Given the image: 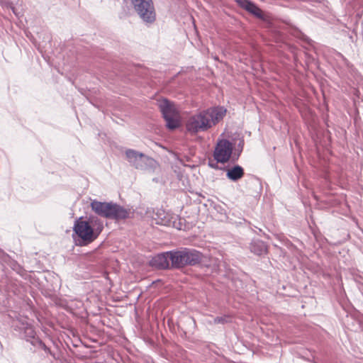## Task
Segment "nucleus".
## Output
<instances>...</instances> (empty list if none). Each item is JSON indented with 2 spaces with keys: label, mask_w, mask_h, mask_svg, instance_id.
Here are the masks:
<instances>
[{
  "label": "nucleus",
  "mask_w": 363,
  "mask_h": 363,
  "mask_svg": "<svg viewBox=\"0 0 363 363\" xmlns=\"http://www.w3.org/2000/svg\"><path fill=\"white\" fill-rule=\"evenodd\" d=\"M10 256L0 249V264L2 267H6L9 261L10 260Z\"/></svg>",
  "instance_id": "dca6fc26"
},
{
  "label": "nucleus",
  "mask_w": 363,
  "mask_h": 363,
  "mask_svg": "<svg viewBox=\"0 0 363 363\" xmlns=\"http://www.w3.org/2000/svg\"><path fill=\"white\" fill-rule=\"evenodd\" d=\"M125 157L129 163L138 169H146L152 161L145 155L132 149L125 151Z\"/></svg>",
  "instance_id": "6e6552de"
},
{
  "label": "nucleus",
  "mask_w": 363,
  "mask_h": 363,
  "mask_svg": "<svg viewBox=\"0 0 363 363\" xmlns=\"http://www.w3.org/2000/svg\"><path fill=\"white\" fill-rule=\"evenodd\" d=\"M227 322L225 317H216L214 319V323L216 324H225Z\"/></svg>",
  "instance_id": "aec40b11"
},
{
  "label": "nucleus",
  "mask_w": 363,
  "mask_h": 363,
  "mask_svg": "<svg viewBox=\"0 0 363 363\" xmlns=\"http://www.w3.org/2000/svg\"><path fill=\"white\" fill-rule=\"evenodd\" d=\"M233 150V145L228 140H218L213 152L214 160L218 163L225 164L230 160Z\"/></svg>",
  "instance_id": "0eeeda50"
},
{
  "label": "nucleus",
  "mask_w": 363,
  "mask_h": 363,
  "mask_svg": "<svg viewBox=\"0 0 363 363\" xmlns=\"http://www.w3.org/2000/svg\"><path fill=\"white\" fill-rule=\"evenodd\" d=\"M238 4L248 13L261 20L268 28L272 26V18L269 13L264 12L255 3L250 0H235Z\"/></svg>",
  "instance_id": "423d86ee"
},
{
  "label": "nucleus",
  "mask_w": 363,
  "mask_h": 363,
  "mask_svg": "<svg viewBox=\"0 0 363 363\" xmlns=\"http://www.w3.org/2000/svg\"><path fill=\"white\" fill-rule=\"evenodd\" d=\"M184 253L186 266L198 265L202 262L203 259V254L195 249L185 247Z\"/></svg>",
  "instance_id": "9d476101"
},
{
  "label": "nucleus",
  "mask_w": 363,
  "mask_h": 363,
  "mask_svg": "<svg viewBox=\"0 0 363 363\" xmlns=\"http://www.w3.org/2000/svg\"><path fill=\"white\" fill-rule=\"evenodd\" d=\"M226 111L223 106H216L196 113L187 118L186 129L191 135L206 132L222 121Z\"/></svg>",
  "instance_id": "f257e3e1"
},
{
  "label": "nucleus",
  "mask_w": 363,
  "mask_h": 363,
  "mask_svg": "<svg viewBox=\"0 0 363 363\" xmlns=\"http://www.w3.org/2000/svg\"><path fill=\"white\" fill-rule=\"evenodd\" d=\"M12 326L18 331L21 337L33 347V351L42 350L48 354H52L50 349L36 335L33 325L28 323L27 317L18 315L13 320Z\"/></svg>",
  "instance_id": "7ed1b4c3"
},
{
  "label": "nucleus",
  "mask_w": 363,
  "mask_h": 363,
  "mask_svg": "<svg viewBox=\"0 0 363 363\" xmlns=\"http://www.w3.org/2000/svg\"><path fill=\"white\" fill-rule=\"evenodd\" d=\"M158 106L163 118L179 115V111H177L174 103L166 98L159 101Z\"/></svg>",
  "instance_id": "f8f14e48"
},
{
  "label": "nucleus",
  "mask_w": 363,
  "mask_h": 363,
  "mask_svg": "<svg viewBox=\"0 0 363 363\" xmlns=\"http://www.w3.org/2000/svg\"><path fill=\"white\" fill-rule=\"evenodd\" d=\"M164 213L158 212L157 213L158 221L157 224L163 225H169L170 224V220L165 216L162 217Z\"/></svg>",
  "instance_id": "f3484780"
},
{
  "label": "nucleus",
  "mask_w": 363,
  "mask_h": 363,
  "mask_svg": "<svg viewBox=\"0 0 363 363\" xmlns=\"http://www.w3.org/2000/svg\"><path fill=\"white\" fill-rule=\"evenodd\" d=\"M171 267L181 269L186 267L184 248L169 251Z\"/></svg>",
  "instance_id": "9b49d317"
},
{
  "label": "nucleus",
  "mask_w": 363,
  "mask_h": 363,
  "mask_svg": "<svg viewBox=\"0 0 363 363\" xmlns=\"http://www.w3.org/2000/svg\"><path fill=\"white\" fill-rule=\"evenodd\" d=\"M6 266L10 267L13 270L16 271L18 273H19V270L21 269L19 264L11 258H10V260L7 263Z\"/></svg>",
  "instance_id": "6ab92c4d"
},
{
  "label": "nucleus",
  "mask_w": 363,
  "mask_h": 363,
  "mask_svg": "<svg viewBox=\"0 0 363 363\" xmlns=\"http://www.w3.org/2000/svg\"><path fill=\"white\" fill-rule=\"evenodd\" d=\"M166 121V126L169 130H173L180 125L179 114L164 118Z\"/></svg>",
  "instance_id": "2eb2a0df"
},
{
  "label": "nucleus",
  "mask_w": 363,
  "mask_h": 363,
  "mask_svg": "<svg viewBox=\"0 0 363 363\" xmlns=\"http://www.w3.org/2000/svg\"><path fill=\"white\" fill-rule=\"evenodd\" d=\"M0 4L5 7V8H7V9H10L12 10L13 13L16 15V16H18V13L16 12V9H15V7L13 6V3L12 2H10V1H0Z\"/></svg>",
  "instance_id": "a211bd4d"
},
{
  "label": "nucleus",
  "mask_w": 363,
  "mask_h": 363,
  "mask_svg": "<svg viewBox=\"0 0 363 363\" xmlns=\"http://www.w3.org/2000/svg\"><path fill=\"white\" fill-rule=\"evenodd\" d=\"M103 229V223L97 216H81L74 220L72 238L78 245L86 246L94 242Z\"/></svg>",
  "instance_id": "f03ea898"
},
{
  "label": "nucleus",
  "mask_w": 363,
  "mask_h": 363,
  "mask_svg": "<svg viewBox=\"0 0 363 363\" xmlns=\"http://www.w3.org/2000/svg\"><path fill=\"white\" fill-rule=\"evenodd\" d=\"M134 11L146 25L156 20V11L152 0H130Z\"/></svg>",
  "instance_id": "39448f33"
},
{
  "label": "nucleus",
  "mask_w": 363,
  "mask_h": 363,
  "mask_svg": "<svg viewBox=\"0 0 363 363\" xmlns=\"http://www.w3.org/2000/svg\"><path fill=\"white\" fill-rule=\"evenodd\" d=\"M250 251L257 255H262L267 252V245L259 240H253L250 243Z\"/></svg>",
  "instance_id": "4468645a"
},
{
  "label": "nucleus",
  "mask_w": 363,
  "mask_h": 363,
  "mask_svg": "<svg viewBox=\"0 0 363 363\" xmlns=\"http://www.w3.org/2000/svg\"><path fill=\"white\" fill-rule=\"evenodd\" d=\"M244 174V169L241 166L236 164L227 169L226 177L233 182H237L243 177Z\"/></svg>",
  "instance_id": "ddd939ff"
},
{
  "label": "nucleus",
  "mask_w": 363,
  "mask_h": 363,
  "mask_svg": "<svg viewBox=\"0 0 363 363\" xmlns=\"http://www.w3.org/2000/svg\"><path fill=\"white\" fill-rule=\"evenodd\" d=\"M90 206L91 210L98 216L116 221L128 219L133 214L130 208H127L113 201L101 202L93 200L91 202Z\"/></svg>",
  "instance_id": "20e7f679"
},
{
  "label": "nucleus",
  "mask_w": 363,
  "mask_h": 363,
  "mask_svg": "<svg viewBox=\"0 0 363 363\" xmlns=\"http://www.w3.org/2000/svg\"><path fill=\"white\" fill-rule=\"evenodd\" d=\"M217 163H218L217 162H216V163H211V162H209V166H210L211 167L213 168V169H218V167Z\"/></svg>",
  "instance_id": "4be33fe9"
},
{
  "label": "nucleus",
  "mask_w": 363,
  "mask_h": 363,
  "mask_svg": "<svg viewBox=\"0 0 363 363\" xmlns=\"http://www.w3.org/2000/svg\"><path fill=\"white\" fill-rule=\"evenodd\" d=\"M303 40H306V41H307V42L308 41V37H306V36H304Z\"/></svg>",
  "instance_id": "5701e85b"
},
{
  "label": "nucleus",
  "mask_w": 363,
  "mask_h": 363,
  "mask_svg": "<svg viewBox=\"0 0 363 363\" xmlns=\"http://www.w3.org/2000/svg\"><path fill=\"white\" fill-rule=\"evenodd\" d=\"M244 144H245L244 139L243 138L240 139L239 143L238 144V147L239 149L240 152H241L242 151Z\"/></svg>",
  "instance_id": "412c9836"
},
{
  "label": "nucleus",
  "mask_w": 363,
  "mask_h": 363,
  "mask_svg": "<svg viewBox=\"0 0 363 363\" xmlns=\"http://www.w3.org/2000/svg\"><path fill=\"white\" fill-rule=\"evenodd\" d=\"M169 251L155 255L150 261V265L157 269H167L170 267Z\"/></svg>",
  "instance_id": "1a4fd4ad"
}]
</instances>
